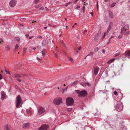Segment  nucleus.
Instances as JSON below:
<instances>
[{
    "label": "nucleus",
    "instance_id": "obj_1",
    "mask_svg": "<svg viewBox=\"0 0 130 130\" xmlns=\"http://www.w3.org/2000/svg\"><path fill=\"white\" fill-rule=\"evenodd\" d=\"M75 91L78 94V96L79 97L84 96L87 94V91L85 90H83L80 91L78 90H76Z\"/></svg>",
    "mask_w": 130,
    "mask_h": 130
},
{
    "label": "nucleus",
    "instance_id": "obj_2",
    "mask_svg": "<svg viewBox=\"0 0 130 130\" xmlns=\"http://www.w3.org/2000/svg\"><path fill=\"white\" fill-rule=\"evenodd\" d=\"M74 100L73 99L70 97H67L66 99V103L67 105L71 106L73 104Z\"/></svg>",
    "mask_w": 130,
    "mask_h": 130
},
{
    "label": "nucleus",
    "instance_id": "obj_3",
    "mask_svg": "<svg viewBox=\"0 0 130 130\" xmlns=\"http://www.w3.org/2000/svg\"><path fill=\"white\" fill-rule=\"evenodd\" d=\"M22 101L20 95H18L16 97V107L17 108L19 107V106L20 105Z\"/></svg>",
    "mask_w": 130,
    "mask_h": 130
},
{
    "label": "nucleus",
    "instance_id": "obj_4",
    "mask_svg": "<svg viewBox=\"0 0 130 130\" xmlns=\"http://www.w3.org/2000/svg\"><path fill=\"white\" fill-rule=\"evenodd\" d=\"M123 108V105L122 103L118 104L117 105L116 109L118 111L121 112L122 111Z\"/></svg>",
    "mask_w": 130,
    "mask_h": 130
},
{
    "label": "nucleus",
    "instance_id": "obj_5",
    "mask_svg": "<svg viewBox=\"0 0 130 130\" xmlns=\"http://www.w3.org/2000/svg\"><path fill=\"white\" fill-rule=\"evenodd\" d=\"M62 99L61 98H57L55 99L54 100V102L57 105H59L62 102Z\"/></svg>",
    "mask_w": 130,
    "mask_h": 130
},
{
    "label": "nucleus",
    "instance_id": "obj_6",
    "mask_svg": "<svg viewBox=\"0 0 130 130\" xmlns=\"http://www.w3.org/2000/svg\"><path fill=\"white\" fill-rule=\"evenodd\" d=\"M23 75L21 74H14L15 77L17 78V80L19 82H21V80L23 78Z\"/></svg>",
    "mask_w": 130,
    "mask_h": 130
},
{
    "label": "nucleus",
    "instance_id": "obj_7",
    "mask_svg": "<svg viewBox=\"0 0 130 130\" xmlns=\"http://www.w3.org/2000/svg\"><path fill=\"white\" fill-rule=\"evenodd\" d=\"M38 113L39 115H41L44 113L46 111L45 109L42 107H40L38 108Z\"/></svg>",
    "mask_w": 130,
    "mask_h": 130
},
{
    "label": "nucleus",
    "instance_id": "obj_8",
    "mask_svg": "<svg viewBox=\"0 0 130 130\" xmlns=\"http://www.w3.org/2000/svg\"><path fill=\"white\" fill-rule=\"evenodd\" d=\"M49 127L48 124H45L42 125L39 128V130H46Z\"/></svg>",
    "mask_w": 130,
    "mask_h": 130
},
{
    "label": "nucleus",
    "instance_id": "obj_9",
    "mask_svg": "<svg viewBox=\"0 0 130 130\" xmlns=\"http://www.w3.org/2000/svg\"><path fill=\"white\" fill-rule=\"evenodd\" d=\"M16 4V2L15 0H12L10 1L9 5L11 7H12L15 5Z\"/></svg>",
    "mask_w": 130,
    "mask_h": 130
},
{
    "label": "nucleus",
    "instance_id": "obj_10",
    "mask_svg": "<svg viewBox=\"0 0 130 130\" xmlns=\"http://www.w3.org/2000/svg\"><path fill=\"white\" fill-rule=\"evenodd\" d=\"M1 99L2 100H3L5 99L6 97V95L5 93L3 91H2L1 93Z\"/></svg>",
    "mask_w": 130,
    "mask_h": 130
},
{
    "label": "nucleus",
    "instance_id": "obj_11",
    "mask_svg": "<svg viewBox=\"0 0 130 130\" xmlns=\"http://www.w3.org/2000/svg\"><path fill=\"white\" fill-rule=\"evenodd\" d=\"M113 25V23L112 22H110L108 26V28L107 31V33H108L110 30Z\"/></svg>",
    "mask_w": 130,
    "mask_h": 130
},
{
    "label": "nucleus",
    "instance_id": "obj_12",
    "mask_svg": "<svg viewBox=\"0 0 130 130\" xmlns=\"http://www.w3.org/2000/svg\"><path fill=\"white\" fill-rule=\"evenodd\" d=\"M99 70V68L98 67H97L95 68L94 69V75H96L98 74V73Z\"/></svg>",
    "mask_w": 130,
    "mask_h": 130
},
{
    "label": "nucleus",
    "instance_id": "obj_13",
    "mask_svg": "<svg viewBox=\"0 0 130 130\" xmlns=\"http://www.w3.org/2000/svg\"><path fill=\"white\" fill-rule=\"evenodd\" d=\"M125 55L126 56L129 58L130 57V51H128L125 52Z\"/></svg>",
    "mask_w": 130,
    "mask_h": 130
},
{
    "label": "nucleus",
    "instance_id": "obj_14",
    "mask_svg": "<svg viewBox=\"0 0 130 130\" xmlns=\"http://www.w3.org/2000/svg\"><path fill=\"white\" fill-rule=\"evenodd\" d=\"M29 126V123H27L23 124V127L24 128H26Z\"/></svg>",
    "mask_w": 130,
    "mask_h": 130
},
{
    "label": "nucleus",
    "instance_id": "obj_15",
    "mask_svg": "<svg viewBox=\"0 0 130 130\" xmlns=\"http://www.w3.org/2000/svg\"><path fill=\"white\" fill-rule=\"evenodd\" d=\"M47 44L46 41L45 39L43 40L42 41V46H45Z\"/></svg>",
    "mask_w": 130,
    "mask_h": 130
},
{
    "label": "nucleus",
    "instance_id": "obj_16",
    "mask_svg": "<svg viewBox=\"0 0 130 130\" xmlns=\"http://www.w3.org/2000/svg\"><path fill=\"white\" fill-rule=\"evenodd\" d=\"M129 25H125L122 28L125 29L126 30H127L129 29Z\"/></svg>",
    "mask_w": 130,
    "mask_h": 130
},
{
    "label": "nucleus",
    "instance_id": "obj_17",
    "mask_svg": "<svg viewBox=\"0 0 130 130\" xmlns=\"http://www.w3.org/2000/svg\"><path fill=\"white\" fill-rule=\"evenodd\" d=\"M46 50L45 49H43V51L42 52V56H45V54L46 53Z\"/></svg>",
    "mask_w": 130,
    "mask_h": 130
},
{
    "label": "nucleus",
    "instance_id": "obj_18",
    "mask_svg": "<svg viewBox=\"0 0 130 130\" xmlns=\"http://www.w3.org/2000/svg\"><path fill=\"white\" fill-rule=\"evenodd\" d=\"M115 60V58H113L112 59H111L108 61L107 62V63L108 64H110L112 62H113Z\"/></svg>",
    "mask_w": 130,
    "mask_h": 130
},
{
    "label": "nucleus",
    "instance_id": "obj_19",
    "mask_svg": "<svg viewBox=\"0 0 130 130\" xmlns=\"http://www.w3.org/2000/svg\"><path fill=\"white\" fill-rule=\"evenodd\" d=\"M126 30L125 29H124L123 28H122L121 30V34H125V31Z\"/></svg>",
    "mask_w": 130,
    "mask_h": 130
},
{
    "label": "nucleus",
    "instance_id": "obj_20",
    "mask_svg": "<svg viewBox=\"0 0 130 130\" xmlns=\"http://www.w3.org/2000/svg\"><path fill=\"white\" fill-rule=\"evenodd\" d=\"M109 17L110 18H113L114 16L112 13L111 12H110L109 14Z\"/></svg>",
    "mask_w": 130,
    "mask_h": 130
},
{
    "label": "nucleus",
    "instance_id": "obj_21",
    "mask_svg": "<svg viewBox=\"0 0 130 130\" xmlns=\"http://www.w3.org/2000/svg\"><path fill=\"white\" fill-rule=\"evenodd\" d=\"M19 47V45H18L17 44H16L15 45V50L17 51L18 50Z\"/></svg>",
    "mask_w": 130,
    "mask_h": 130
},
{
    "label": "nucleus",
    "instance_id": "obj_22",
    "mask_svg": "<svg viewBox=\"0 0 130 130\" xmlns=\"http://www.w3.org/2000/svg\"><path fill=\"white\" fill-rule=\"evenodd\" d=\"M116 4V3L115 2H113L110 5V7H113L115 4Z\"/></svg>",
    "mask_w": 130,
    "mask_h": 130
},
{
    "label": "nucleus",
    "instance_id": "obj_23",
    "mask_svg": "<svg viewBox=\"0 0 130 130\" xmlns=\"http://www.w3.org/2000/svg\"><path fill=\"white\" fill-rule=\"evenodd\" d=\"M71 2H69L67 3L66 4L64 5V6L65 7H67L68 6V5L71 4Z\"/></svg>",
    "mask_w": 130,
    "mask_h": 130
},
{
    "label": "nucleus",
    "instance_id": "obj_24",
    "mask_svg": "<svg viewBox=\"0 0 130 130\" xmlns=\"http://www.w3.org/2000/svg\"><path fill=\"white\" fill-rule=\"evenodd\" d=\"M99 50V49L98 47H96L94 48V51L95 52H97Z\"/></svg>",
    "mask_w": 130,
    "mask_h": 130
},
{
    "label": "nucleus",
    "instance_id": "obj_25",
    "mask_svg": "<svg viewBox=\"0 0 130 130\" xmlns=\"http://www.w3.org/2000/svg\"><path fill=\"white\" fill-rule=\"evenodd\" d=\"M68 59L71 61L72 62H73V59L71 57H68Z\"/></svg>",
    "mask_w": 130,
    "mask_h": 130
},
{
    "label": "nucleus",
    "instance_id": "obj_26",
    "mask_svg": "<svg viewBox=\"0 0 130 130\" xmlns=\"http://www.w3.org/2000/svg\"><path fill=\"white\" fill-rule=\"evenodd\" d=\"M82 85L84 87H86V83H82Z\"/></svg>",
    "mask_w": 130,
    "mask_h": 130
},
{
    "label": "nucleus",
    "instance_id": "obj_27",
    "mask_svg": "<svg viewBox=\"0 0 130 130\" xmlns=\"http://www.w3.org/2000/svg\"><path fill=\"white\" fill-rule=\"evenodd\" d=\"M5 71L6 74H8L9 75H11L10 72L9 71H8L6 70H5Z\"/></svg>",
    "mask_w": 130,
    "mask_h": 130
},
{
    "label": "nucleus",
    "instance_id": "obj_28",
    "mask_svg": "<svg viewBox=\"0 0 130 130\" xmlns=\"http://www.w3.org/2000/svg\"><path fill=\"white\" fill-rule=\"evenodd\" d=\"M93 53L92 52H91L90 53L88 54L87 55V56H91L92 55H93Z\"/></svg>",
    "mask_w": 130,
    "mask_h": 130
},
{
    "label": "nucleus",
    "instance_id": "obj_29",
    "mask_svg": "<svg viewBox=\"0 0 130 130\" xmlns=\"http://www.w3.org/2000/svg\"><path fill=\"white\" fill-rule=\"evenodd\" d=\"M72 108H68L67 109V111L70 112L72 110Z\"/></svg>",
    "mask_w": 130,
    "mask_h": 130
},
{
    "label": "nucleus",
    "instance_id": "obj_30",
    "mask_svg": "<svg viewBox=\"0 0 130 130\" xmlns=\"http://www.w3.org/2000/svg\"><path fill=\"white\" fill-rule=\"evenodd\" d=\"M16 40L17 41H19L20 40V39L19 37H17L16 39Z\"/></svg>",
    "mask_w": 130,
    "mask_h": 130
},
{
    "label": "nucleus",
    "instance_id": "obj_31",
    "mask_svg": "<svg viewBox=\"0 0 130 130\" xmlns=\"http://www.w3.org/2000/svg\"><path fill=\"white\" fill-rule=\"evenodd\" d=\"M114 93L115 95H118V93L117 91H114Z\"/></svg>",
    "mask_w": 130,
    "mask_h": 130
},
{
    "label": "nucleus",
    "instance_id": "obj_32",
    "mask_svg": "<svg viewBox=\"0 0 130 130\" xmlns=\"http://www.w3.org/2000/svg\"><path fill=\"white\" fill-rule=\"evenodd\" d=\"M41 48V46H40L38 45L37 46V48L39 50H40Z\"/></svg>",
    "mask_w": 130,
    "mask_h": 130
},
{
    "label": "nucleus",
    "instance_id": "obj_33",
    "mask_svg": "<svg viewBox=\"0 0 130 130\" xmlns=\"http://www.w3.org/2000/svg\"><path fill=\"white\" fill-rule=\"evenodd\" d=\"M0 43H2V42H4L3 39L2 38H0Z\"/></svg>",
    "mask_w": 130,
    "mask_h": 130
},
{
    "label": "nucleus",
    "instance_id": "obj_34",
    "mask_svg": "<svg viewBox=\"0 0 130 130\" xmlns=\"http://www.w3.org/2000/svg\"><path fill=\"white\" fill-rule=\"evenodd\" d=\"M43 37L42 36H38L36 37L37 38H42Z\"/></svg>",
    "mask_w": 130,
    "mask_h": 130
},
{
    "label": "nucleus",
    "instance_id": "obj_35",
    "mask_svg": "<svg viewBox=\"0 0 130 130\" xmlns=\"http://www.w3.org/2000/svg\"><path fill=\"white\" fill-rule=\"evenodd\" d=\"M125 56H125V55H122L121 56L122 59H124L125 58Z\"/></svg>",
    "mask_w": 130,
    "mask_h": 130
},
{
    "label": "nucleus",
    "instance_id": "obj_36",
    "mask_svg": "<svg viewBox=\"0 0 130 130\" xmlns=\"http://www.w3.org/2000/svg\"><path fill=\"white\" fill-rule=\"evenodd\" d=\"M87 31L86 30H85L83 32V34H85L86 32H87Z\"/></svg>",
    "mask_w": 130,
    "mask_h": 130
},
{
    "label": "nucleus",
    "instance_id": "obj_37",
    "mask_svg": "<svg viewBox=\"0 0 130 130\" xmlns=\"http://www.w3.org/2000/svg\"><path fill=\"white\" fill-rule=\"evenodd\" d=\"M120 55V53H116L115 54V56H117Z\"/></svg>",
    "mask_w": 130,
    "mask_h": 130
},
{
    "label": "nucleus",
    "instance_id": "obj_38",
    "mask_svg": "<svg viewBox=\"0 0 130 130\" xmlns=\"http://www.w3.org/2000/svg\"><path fill=\"white\" fill-rule=\"evenodd\" d=\"M102 52L103 54H105V50L104 49H103L102 50Z\"/></svg>",
    "mask_w": 130,
    "mask_h": 130
},
{
    "label": "nucleus",
    "instance_id": "obj_39",
    "mask_svg": "<svg viewBox=\"0 0 130 130\" xmlns=\"http://www.w3.org/2000/svg\"><path fill=\"white\" fill-rule=\"evenodd\" d=\"M6 48L8 49V50H10V47L9 45L7 46Z\"/></svg>",
    "mask_w": 130,
    "mask_h": 130
},
{
    "label": "nucleus",
    "instance_id": "obj_40",
    "mask_svg": "<svg viewBox=\"0 0 130 130\" xmlns=\"http://www.w3.org/2000/svg\"><path fill=\"white\" fill-rule=\"evenodd\" d=\"M3 79V76L1 75V74H0V79Z\"/></svg>",
    "mask_w": 130,
    "mask_h": 130
},
{
    "label": "nucleus",
    "instance_id": "obj_41",
    "mask_svg": "<svg viewBox=\"0 0 130 130\" xmlns=\"http://www.w3.org/2000/svg\"><path fill=\"white\" fill-rule=\"evenodd\" d=\"M44 9V7H41L40 9V10H43Z\"/></svg>",
    "mask_w": 130,
    "mask_h": 130
},
{
    "label": "nucleus",
    "instance_id": "obj_42",
    "mask_svg": "<svg viewBox=\"0 0 130 130\" xmlns=\"http://www.w3.org/2000/svg\"><path fill=\"white\" fill-rule=\"evenodd\" d=\"M26 19L25 18H21V20H26Z\"/></svg>",
    "mask_w": 130,
    "mask_h": 130
},
{
    "label": "nucleus",
    "instance_id": "obj_43",
    "mask_svg": "<svg viewBox=\"0 0 130 130\" xmlns=\"http://www.w3.org/2000/svg\"><path fill=\"white\" fill-rule=\"evenodd\" d=\"M39 0H34V2L35 3H37L39 1Z\"/></svg>",
    "mask_w": 130,
    "mask_h": 130
},
{
    "label": "nucleus",
    "instance_id": "obj_44",
    "mask_svg": "<svg viewBox=\"0 0 130 130\" xmlns=\"http://www.w3.org/2000/svg\"><path fill=\"white\" fill-rule=\"evenodd\" d=\"M62 45L64 46H65V44L63 42V41H62Z\"/></svg>",
    "mask_w": 130,
    "mask_h": 130
},
{
    "label": "nucleus",
    "instance_id": "obj_45",
    "mask_svg": "<svg viewBox=\"0 0 130 130\" xmlns=\"http://www.w3.org/2000/svg\"><path fill=\"white\" fill-rule=\"evenodd\" d=\"M129 34V32H126L125 33V35H128Z\"/></svg>",
    "mask_w": 130,
    "mask_h": 130
},
{
    "label": "nucleus",
    "instance_id": "obj_46",
    "mask_svg": "<svg viewBox=\"0 0 130 130\" xmlns=\"http://www.w3.org/2000/svg\"><path fill=\"white\" fill-rule=\"evenodd\" d=\"M98 38V36H95V38H94V39L95 40H96L97 39V38Z\"/></svg>",
    "mask_w": 130,
    "mask_h": 130
},
{
    "label": "nucleus",
    "instance_id": "obj_47",
    "mask_svg": "<svg viewBox=\"0 0 130 130\" xmlns=\"http://www.w3.org/2000/svg\"><path fill=\"white\" fill-rule=\"evenodd\" d=\"M86 83V85H87L88 86H89L90 85V84L88 83Z\"/></svg>",
    "mask_w": 130,
    "mask_h": 130
},
{
    "label": "nucleus",
    "instance_id": "obj_48",
    "mask_svg": "<svg viewBox=\"0 0 130 130\" xmlns=\"http://www.w3.org/2000/svg\"><path fill=\"white\" fill-rule=\"evenodd\" d=\"M26 50V48H25V49H24V50L23 52H24V53H25Z\"/></svg>",
    "mask_w": 130,
    "mask_h": 130
},
{
    "label": "nucleus",
    "instance_id": "obj_49",
    "mask_svg": "<svg viewBox=\"0 0 130 130\" xmlns=\"http://www.w3.org/2000/svg\"><path fill=\"white\" fill-rule=\"evenodd\" d=\"M85 9V6H83V12H84Z\"/></svg>",
    "mask_w": 130,
    "mask_h": 130
},
{
    "label": "nucleus",
    "instance_id": "obj_50",
    "mask_svg": "<svg viewBox=\"0 0 130 130\" xmlns=\"http://www.w3.org/2000/svg\"><path fill=\"white\" fill-rule=\"evenodd\" d=\"M26 111L27 112H29L30 111V110L29 109H27L26 110Z\"/></svg>",
    "mask_w": 130,
    "mask_h": 130
},
{
    "label": "nucleus",
    "instance_id": "obj_51",
    "mask_svg": "<svg viewBox=\"0 0 130 130\" xmlns=\"http://www.w3.org/2000/svg\"><path fill=\"white\" fill-rule=\"evenodd\" d=\"M78 0H76L74 1V3H77Z\"/></svg>",
    "mask_w": 130,
    "mask_h": 130
},
{
    "label": "nucleus",
    "instance_id": "obj_52",
    "mask_svg": "<svg viewBox=\"0 0 130 130\" xmlns=\"http://www.w3.org/2000/svg\"><path fill=\"white\" fill-rule=\"evenodd\" d=\"M54 55H55V56L56 57H57V54H56V53H55V54H54Z\"/></svg>",
    "mask_w": 130,
    "mask_h": 130
},
{
    "label": "nucleus",
    "instance_id": "obj_53",
    "mask_svg": "<svg viewBox=\"0 0 130 130\" xmlns=\"http://www.w3.org/2000/svg\"><path fill=\"white\" fill-rule=\"evenodd\" d=\"M80 6H77V7H76V8H77V9H78L79 8H80Z\"/></svg>",
    "mask_w": 130,
    "mask_h": 130
},
{
    "label": "nucleus",
    "instance_id": "obj_54",
    "mask_svg": "<svg viewBox=\"0 0 130 130\" xmlns=\"http://www.w3.org/2000/svg\"><path fill=\"white\" fill-rule=\"evenodd\" d=\"M118 38H122V36H118Z\"/></svg>",
    "mask_w": 130,
    "mask_h": 130
},
{
    "label": "nucleus",
    "instance_id": "obj_55",
    "mask_svg": "<svg viewBox=\"0 0 130 130\" xmlns=\"http://www.w3.org/2000/svg\"><path fill=\"white\" fill-rule=\"evenodd\" d=\"M37 60L39 61L40 60V58H39L38 57H37Z\"/></svg>",
    "mask_w": 130,
    "mask_h": 130
},
{
    "label": "nucleus",
    "instance_id": "obj_56",
    "mask_svg": "<svg viewBox=\"0 0 130 130\" xmlns=\"http://www.w3.org/2000/svg\"><path fill=\"white\" fill-rule=\"evenodd\" d=\"M105 34H106V32H105L104 34V35L103 36V38H104L105 37V36H106Z\"/></svg>",
    "mask_w": 130,
    "mask_h": 130
},
{
    "label": "nucleus",
    "instance_id": "obj_57",
    "mask_svg": "<svg viewBox=\"0 0 130 130\" xmlns=\"http://www.w3.org/2000/svg\"><path fill=\"white\" fill-rule=\"evenodd\" d=\"M97 10H98V2H97Z\"/></svg>",
    "mask_w": 130,
    "mask_h": 130
},
{
    "label": "nucleus",
    "instance_id": "obj_58",
    "mask_svg": "<svg viewBox=\"0 0 130 130\" xmlns=\"http://www.w3.org/2000/svg\"><path fill=\"white\" fill-rule=\"evenodd\" d=\"M81 49V47L80 46V47H79L78 48V50H80V49Z\"/></svg>",
    "mask_w": 130,
    "mask_h": 130
},
{
    "label": "nucleus",
    "instance_id": "obj_59",
    "mask_svg": "<svg viewBox=\"0 0 130 130\" xmlns=\"http://www.w3.org/2000/svg\"><path fill=\"white\" fill-rule=\"evenodd\" d=\"M33 37L32 36H31V37H29V39H31Z\"/></svg>",
    "mask_w": 130,
    "mask_h": 130
},
{
    "label": "nucleus",
    "instance_id": "obj_60",
    "mask_svg": "<svg viewBox=\"0 0 130 130\" xmlns=\"http://www.w3.org/2000/svg\"><path fill=\"white\" fill-rule=\"evenodd\" d=\"M45 8L46 9V10L47 11H48V9L46 7H45Z\"/></svg>",
    "mask_w": 130,
    "mask_h": 130
},
{
    "label": "nucleus",
    "instance_id": "obj_61",
    "mask_svg": "<svg viewBox=\"0 0 130 130\" xmlns=\"http://www.w3.org/2000/svg\"><path fill=\"white\" fill-rule=\"evenodd\" d=\"M34 50H35L36 49V48L35 47H34L32 48Z\"/></svg>",
    "mask_w": 130,
    "mask_h": 130
},
{
    "label": "nucleus",
    "instance_id": "obj_62",
    "mask_svg": "<svg viewBox=\"0 0 130 130\" xmlns=\"http://www.w3.org/2000/svg\"><path fill=\"white\" fill-rule=\"evenodd\" d=\"M26 37H28L29 36V35L28 34L26 35Z\"/></svg>",
    "mask_w": 130,
    "mask_h": 130
},
{
    "label": "nucleus",
    "instance_id": "obj_63",
    "mask_svg": "<svg viewBox=\"0 0 130 130\" xmlns=\"http://www.w3.org/2000/svg\"><path fill=\"white\" fill-rule=\"evenodd\" d=\"M7 126V125L6 126V130H8Z\"/></svg>",
    "mask_w": 130,
    "mask_h": 130
},
{
    "label": "nucleus",
    "instance_id": "obj_64",
    "mask_svg": "<svg viewBox=\"0 0 130 130\" xmlns=\"http://www.w3.org/2000/svg\"><path fill=\"white\" fill-rule=\"evenodd\" d=\"M35 22H36V21H34V20H33V21H32V23H35Z\"/></svg>",
    "mask_w": 130,
    "mask_h": 130
}]
</instances>
